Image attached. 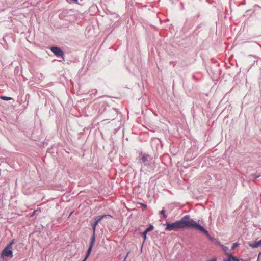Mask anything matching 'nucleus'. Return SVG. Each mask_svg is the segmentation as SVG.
Segmentation results:
<instances>
[{
	"instance_id": "7",
	"label": "nucleus",
	"mask_w": 261,
	"mask_h": 261,
	"mask_svg": "<svg viewBox=\"0 0 261 261\" xmlns=\"http://www.w3.org/2000/svg\"><path fill=\"white\" fill-rule=\"evenodd\" d=\"M98 222H97V221L95 220L94 223L91 224L92 228H93V234L92 236V237L93 235L95 236V231L96 230V227L98 225Z\"/></svg>"
},
{
	"instance_id": "3",
	"label": "nucleus",
	"mask_w": 261,
	"mask_h": 261,
	"mask_svg": "<svg viewBox=\"0 0 261 261\" xmlns=\"http://www.w3.org/2000/svg\"><path fill=\"white\" fill-rule=\"evenodd\" d=\"M95 241V237H94V236L93 235L92 237H91V241L89 245V248L87 251L86 255L85 258L82 261H86L88 257L89 256L90 254H91L93 245L94 244Z\"/></svg>"
},
{
	"instance_id": "9",
	"label": "nucleus",
	"mask_w": 261,
	"mask_h": 261,
	"mask_svg": "<svg viewBox=\"0 0 261 261\" xmlns=\"http://www.w3.org/2000/svg\"><path fill=\"white\" fill-rule=\"evenodd\" d=\"M153 226L152 225H150V226H149V227H148V228L146 229L145 231H146V232H149V231H150L152 230H153Z\"/></svg>"
},
{
	"instance_id": "1",
	"label": "nucleus",
	"mask_w": 261,
	"mask_h": 261,
	"mask_svg": "<svg viewBox=\"0 0 261 261\" xmlns=\"http://www.w3.org/2000/svg\"><path fill=\"white\" fill-rule=\"evenodd\" d=\"M165 230L168 231H177L185 228H192L210 237L208 232L201 225L191 219L189 215H185L181 220L174 223H167Z\"/></svg>"
},
{
	"instance_id": "11",
	"label": "nucleus",
	"mask_w": 261,
	"mask_h": 261,
	"mask_svg": "<svg viewBox=\"0 0 261 261\" xmlns=\"http://www.w3.org/2000/svg\"><path fill=\"white\" fill-rule=\"evenodd\" d=\"M160 214L163 215L164 218H167V216L165 214V211L164 210H162L160 211Z\"/></svg>"
},
{
	"instance_id": "8",
	"label": "nucleus",
	"mask_w": 261,
	"mask_h": 261,
	"mask_svg": "<svg viewBox=\"0 0 261 261\" xmlns=\"http://www.w3.org/2000/svg\"><path fill=\"white\" fill-rule=\"evenodd\" d=\"M0 98L4 100H10L12 99V98L10 97H7V96H0Z\"/></svg>"
},
{
	"instance_id": "6",
	"label": "nucleus",
	"mask_w": 261,
	"mask_h": 261,
	"mask_svg": "<svg viewBox=\"0 0 261 261\" xmlns=\"http://www.w3.org/2000/svg\"><path fill=\"white\" fill-rule=\"evenodd\" d=\"M106 217H112V216L109 215H103L102 216H97L96 217H95V220L97 221V222L99 223V222L103 218Z\"/></svg>"
},
{
	"instance_id": "2",
	"label": "nucleus",
	"mask_w": 261,
	"mask_h": 261,
	"mask_svg": "<svg viewBox=\"0 0 261 261\" xmlns=\"http://www.w3.org/2000/svg\"><path fill=\"white\" fill-rule=\"evenodd\" d=\"M14 243V240L7 245L2 252V255L6 257H12L13 252L12 245Z\"/></svg>"
},
{
	"instance_id": "14",
	"label": "nucleus",
	"mask_w": 261,
	"mask_h": 261,
	"mask_svg": "<svg viewBox=\"0 0 261 261\" xmlns=\"http://www.w3.org/2000/svg\"><path fill=\"white\" fill-rule=\"evenodd\" d=\"M143 207H144L145 208H147V205L144 203H141L140 204Z\"/></svg>"
},
{
	"instance_id": "5",
	"label": "nucleus",
	"mask_w": 261,
	"mask_h": 261,
	"mask_svg": "<svg viewBox=\"0 0 261 261\" xmlns=\"http://www.w3.org/2000/svg\"><path fill=\"white\" fill-rule=\"evenodd\" d=\"M260 245H261V240H260L258 242H255L254 243L249 244V246L250 247H252L253 248H256L258 247V246Z\"/></svg>"
},
{
	"instance_id": "10",
	"label": "nucleus",
	"mask_w": 261,
	"mask_h": 261,
	"mask_svg": "<svg viewBox=\"0 0 261 261\" xmlns=\"http://www.w3.org/2000/svg\"><path fill=\"white\" fill-rule=\"evenodd\" d=\"M232 258L233 261H239V259H237V258H235L234 257H233L232 255H230L229 257V259L227 260H224V261H230V259L231 258Z\"/></svg>"
},
{
	"instance_id": "4",
	"label": "nucleus",
	"mask_w": 261,
	"mask_h": 261,
	"mask_svg": "<svg viewBox=\"0 0 261 261\" xmlns=\"http://www.w3.org/2000/svg\"><path fill=\"white\" fill-rule=\"evenodd\" d=\"M50 49L57 56L62 57L64 55L63 51L59 47L53 46Z\"/></svg>"
},
{
	"instance_id": "12",
	"label": "nucleus",
	"mask_w": 261,
	"mask_h": 261,
	"mask_svg": "<svg viewBox=\"0 0 261 261\" xmlns=\"http://www.w3.org/2000/svg\"><path fill=\"white\" fill-rule=\"evenodd\" d=\"M147 232H146V231H144L142 234L143 236V239H144V241H145L146 239V234H147Z\"/></svg>"
},
{
	"instance_id": "13",
	"label": "nucleus",
	"mask_w": 261,
	"mask_h": 261,
	"mask_svg": "<svg viewBox=\"0 0 261 261\" xmlns=\"http://www.w3.org/2000/svg\"><path fill=\"white\" fill-rule=\"evenodd\" d=\"M239 245V244L238 243H234L233 244L232 246V249L233 250L236 247H238Z\"/></svg>"
},
{
	"instance_id": "16",
	"label": "nucleus",
	"mask_w": 261,
	"mask_h": 261,
	"mask_svg": "<svg viewBox=\"0 0 261 261\" xmlns=\"http://www.w3.org/2000/svg\"><path fill=\"white\" fill-rule=\"evenodd\" d=\"M74 1H77V0H74Z\"/></svg>"
},
{
	"instance_id": "15",
	"label": "nucleus",
	"mask_w": 261,
	"mask_h": 261,
	"mask_svg": "<svg viewBox=\"0 0 261 261\" xmlns=\"http://www.w3.org/2000/svg\"><path fill=\"white\" fill-rule=\"evenodd\" d=\"M36 211H37V210H34V211H33V215H34V214H35V213H36Z\"/></svg>"
}]
</instances>
